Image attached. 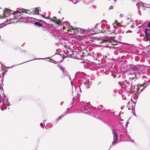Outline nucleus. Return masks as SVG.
Wrapping results in <instances>:
<instances>
[{
	"instance_id": "nucleus-59",
	"label": "nucleus",
	"mask_w": 150,
	"mask_h": 150,
	"mask_svg": "<svg viewBox=\"0 0 150 150\" xmlns=\"http://www.w3.org/2000/svg\"><path fill=\"white\" fill-rule=\"evenodd\" d=\"M122 16L123 15H122V14H120V16H122Z\"/></svg>"
},
{
	"instance_id": "nucleus-8",
	"label": "nucleus",
	"mask_w": 150,
	"mask_h": 150,
	"mask_svg": "<svg viewBox=\"0 0 150 150\" xmlns=\"http://www.w3.org/2000/svg\"><path fill=\"white\" fill-rule=\"evenodd\" d=\"M112 133L113 135V141L112 142V144H114L116 142L118 139V136L117 135V132L115 129H113L112 131Z\"/></svg>"
},
{
	"instance_id": "nucleus-18",
	"label": "nucleus",
	"mask_w": 150,
	"mask_h": 150,
	"mask_svg": "<svg viewBox=\"0 0 150 150\" xmlns=\"http://www.w3.org/2000/svg\"><path fill=\"white\" fill-rule=\"evenodd\" d=\"M39 8H34L33 10H32V12H33V14H37V15H39Z\"/></svg>"
},
{
	"instance_id": "nucleus-25",
	"label": "nucleus",
	"mask_w": 150,
	"mask_h": 150,
	"mask_svg": "<svg viewBox=\"0 0 150 150\" xmlns=\"http://www.w3.org/2000/svg\"><path fill=\"white\" fill-rule=\"evenodd\" d=\"M67 112H64V113H63L61 116L59 117V118L57 120V121H58L60 120L62 118V117H63L64 116H65L67 114Z\"/></svg>"
},
{
	"instance_id": "nucleus-20",
	"label": "nucleus",
	"mask_w": 150,
	"mask_h": 150,
	"mask_svg": "<svg viewBox=\"0 0 150 150\" xmlns=\"http://www.w3.org/2000/svg\"><path fill=\"white\" fill-rule=\"evenodd\" d=\"M14 16H15V17H16L17 16H21L22 14V13L21 11H14Z\"/></svg>"
},
{
	"instance_id": "nucleus-34",
	"label": "nucleus",
	"mask_w": 150,
	"mask_h": 150,
	"mask_svg": "<svg viewBox=\"0 0 150 150\" xmlns=\"http://www.w3.org/2000/svg\"><path fill=\"white\" fill-rule=\"evenodd\" d=\"M74 101L73 102H72V103H71V104L69 106V108H71L72 105H74Z\"/></svg>"
},
{
	"instance_id": "nucleus-26",
	"label": "nucleus",
	"mask_w": 150,
	"mask_h": 150,
	"mask_svg": "<svg viewBox=\"0 0 150 150\" xmlns=\"http://www.w3.org/2000/svg\"><path fill=\"white\" fill-rule=\"evenodd\" d=\"M127 66V64L125 63H123L121 65V67L120 69L121 70V71H122V69H124L125 66Z\"/></svg>"
},
{
	"instance_id": "nucleus-12",
	"label": "nucleus",
	"mask_w": 150,
	"mask_h": 150,
	"mask_svg": "<svg viewBox=\"0 0 150 150\" xmlns=\"http://www.w3.org/2000/svg\"><path fill=\"white\" fill-rule=\"evenodd\" d=\"M14 12V11L6 8L5 11H4V16L5 17L9 16L10 15L13 14Z\"/></svg>"
},
{
	"instance_id": "nucleus-30",
	"label": "nucleus",
	"mask_w": 150,
	"mask_h": 150,
	"mask_svg": "<svg viewBox=\"0 0 150 150\" xmlns=\"http://www.w3.org/2000/svg\"><path fill=\"white\" fill-rule=\"evenodd\" d=\"M74 4H76L78 2H79L80 0H70Z\"/></svg>"
},
{
	"instance_id": "nucleus-58",
	"label": "nucleus",
	"mask_w": 150,
	"mask_h": 150,
	"mask_svg": "<svg viewBox=\"0 0 150 150\" xmlns=\"http://www.w3.org/2000/svg\"><path fill=\"white\" fill-rule=\"evenodd\" d=\"M122 16L123 15H122V14H120V16H122Z\"/></svg>"
},
{
	"instance_id": "nucleus-31",
	"label": "nucleus",
	"mask_w": 150,
	"mask_h": 150,
	"mask_svg": "<svg viewBox=\"0 0 150 150\" xmlns=\"http://www.w3.org/2000/svg\"><path fill=\"white\" fill-rule=\"evenodd\" d=\"M6 25V24H5L4 23H0V28H2L5 27Z\"/></svg>"
},
{
	"instance_id": "nucleus-29",
	"label": "nucleus",
	"mask_w": 150,
	"mask_h": 150,
	"mask_svg": "<svg viewBox=\"0 0 150 150\" xmlns=\"http://www.w3.org/2000/svg\"><path fill=\"white\" fill-rule=\"evenodd\" d=\"M34 24L35 25H38L39 27L42 26V24L41 23L38 22H35L34 23Z\"/></svg>"
},
{
	"instance_id": "nucleus-52",
	"label": "nucleus",
	"mask_w": 150,
	"mask_h": 150,
	"mask_svg": "<svg viewBox=\"0 0 150 150\" xmlns=\"http://www.w3.org/2000/svg\"><path fill=\"white\" fill-rule=\"evenodd\" d=\"M124 107V106L123 107L122 106L121 107V109H122Z\"/></svg>"
},
{
	"instance_id": "nucleus-15",
	"label": "nucleus",
	"mask_w": 150,
	"mask_h": 150,
	"mask_svg": "<svg viewBox=\"0 0 150 150\" xmlns=\"http://www.w3.org/2000/svg\"><path fill=\"white\" fill-rule=\"evenodd\" d=\"M54 18H55V17H54L53 18H52L51 17H49L47 18V19H49L51 21L55 23L56 24L58 25H62V23H62V22L60 20H58V21H57V20H55L54 19Z\"/></svg>"
},
{
	"instance_id": "nucleus-40",
	"label": "nucleus",
	"mask_w": 150,
	"mask_h": 150,
	"mask_svg": "<svg viewBox=\"0 0 150 150\" xmlns=\"http://www.w3.org/2000/svg\"><path fill=\"white\" fill-rule=\"evenodd\" d=\"M148 26L149 28H150V23L148 24Z\"/></svg>"
},
{
	"instance_id": "nucleus-55",
	"label": "nucleus",
	"mask_w": 150,
	"mask_h": 150,
	"mask_svg": "<svg viewBox=\"0 0 150 150\" xmlns=\"http://www.w3.org/2000/svg\"><path fill=\"white\" fill-rule=\"evenodd\" d=\"M4 107H5V109L7 108V107L4 106Z\"/></svg>"
},
{
	"instance_id": "nucleus-57",
	"label": "nucleus",
	"mask_w": 150,
	"mask_h": 150,
	"mask_svg": "<svg viewBox=\"0 0 150 150\" xmlns=\"http://www.w3.org/2000/svg\"><path fill=\"white\" fill-rule=\"evenodd\" d=\"M9 67V68H11L12 67Z\"/></svg>"
},
{
	"instance_id": "nucleus-32",
	"label": "nucleus",
	"mask_w": 150,
	"mask_h": 150,
	"mask_svg": "<svg viewBox=\"0 0 150 150\" xmlns=\"http://www.w3.org/2000/svg\"><path fill=\"white\" fill-rule=\"evenodd\" d=\"M94 53L93 52H90L88 53V55L89 56L93 57L94 55Z\"/></svg>"
},
{
	"instance_id": "nucleus-17",
	"label": "nucleus",
	"mask_w": 150,
	"mask_h": 150,
	"mask_svg": "<svg viewBox=\"0 0 150 150\" xmlns=\"http://www.w3.org/2000/svg\"><path fill=\"white\" fill-rule=\"evenodd\" d=\"M58 66L60 70L62 71V74H63L65 76L67 75V72L66 71H65L64 68L58 65Z\"/></svg>"
},
{
	"instance_id": "nucleus-48",
	"label": "nucleus",
	"mask_w": 150,
	"mask_h": 150,
	"mask_svg": "<svg viewBox=\"0 0 150 150\" xmlns=\"http://www.w3.org/2000/svg\"><path fill=\"white\" fill-rule=\"evenodd\" d=\"M88 52L87 51H86V50H83V52Z\"/></svg>"
},
{
	"instance_id": "nucleus-1",
	"label": "nucleus",
	"mask_w": 150,
	"mask_h": 150,
	"mask_svg": "<svg viewBox=\"0 0 150 150\" xmlns=\"http://www.w3.org/2000/svg\"><path fill=\"white\" fill-rule=\"evenodd\" d=\"M134 79V77H133L129 78V80H126L123 82L122 86L127 91L132 90L139 93V87H142V86H140V84L136 85Z\"/></svg>"
},
{
	"instance_id": "nucleus-49",
	"label": "nucleus",
	"mask_w": 150,
	"mask_h": 150,
	"mask_svg": "<svg viewBox=\"0 0 150 150\" xmlns=\"http://www.w3.org/2000/svg\"><path fill=\"white\" fill-rule=\"evenodd\" d=\"M43 59L42 58H39V59Z\"/></svg>"
},
{
	"instance_id": "nucleus-27",
	"label": "nucleus",
	"mask_w": 150,
	"mask_h": 150,
	"mask_svg": "<svg viewBox=\"0 0 150 150\" xmlns=\"http://www.w3.org/2000/svg\"><path fill=\"white\" fill-rule=\"evenodd\" d=\"M29 11V10H26L25 9H22L21 11L22 12H21L22 13H27L30 14V12H27V11Z\"/></svg>"
},
{
	"instance_id": "nucleus-41",
	"label": "nucleus",
	"mask_w": 150,
	"mask_h": 150,
	"mask_svg": "<svg viewBox=\"0 0 150 150\" xmlns=\"http://www.w3.org/2000/svg\"><path fill=\"white\" fill-rule=\"evenodd\" d=\"M43 123H41L40 124V126H41L42 127H43Z\"/></svg>"
},
{
	"instance_id": "nucleus-21",
	"label": "nucleus",
	"mask_w": 150,
	"mask_h": 150,
	"mask_svg": "<svg viewBox=\"0 0 150 150\" xmlns=\"http://www.w3.org/2000/svg\"><path fill=\"white\" fill-rule=\"evenodd\" d=\"M88 104L86 103V101H82L81 103V107L82 108L83 106L85 107H87V105Z\"/></svg>"
},
{
	"instance_id": "nucleus-54",
	"label": "nucleus",
	"mask_w": 150,
	"mask_h": 150,
	"mask_svg": "<svg viewBox=\"0 0 150 150\" xmlns=\"http://www.w3.org/2000/svg\"><path fill=\"white\" fill-rule=\"evenodd\" d=\"M134 27V26H133V25H132L131 26V27Z\"/></svg>"
},
{
	"instance_id": "nucleus-6",
	"label": "nucleus",
	"mask_w": 150,
	"mask_h": 150,
	"mask_svg": "<svg viewBox=\"0 0 150 150\" xmlns=\"http://www.w3.org/2000/svg\"><path fill=\"white\" fill-rule=\"evenodd\" d=\"M59 32L57 30H54L52 33L53 35L55 38L58 39L59 44H62L63 42L64 41L65 38L62 37V34H59Z\"/></svg>"
},
{
	"instance_id": "nucleus-37",
	"label": "nucleus",
	"mask_w": 150,
	"mask_h": 150,
	"mask_svg": "<svg viewBox=\"0 0 150 150\" xmlns=\"http://www.w3.org/2000/svg\"><path fill=\"white\" fill-rule=\"evenodd\" d=\"M114 31H115L114 30H113V31H110V33H111V34L113 33H114L115 32Z\"/></svg>"
},
{
	"instance_id": "nucleus-43",
	"label": "nucleus",
	"mask_w": 150,
	"mask_h": 150,
	"mask_svg": "<svg viewBox=\"0 0 150 150\" xmlns=\"http://www.w3.org/2000/svg\"><path fill=\"white\" fill-rule=\"evenodd\" d=\"M130 21L131 22H134V20L132 19H131Z\"/></svg>"
},
{
	"instance_id": "nucleus-50",
	"label": "nucleus",
	"mask_w": 150,
	"mask_h": 150,
	"mask_svg": "<svg viewBox=\"0 0 150 150\" xmlns=\"http://www.w3.org/2000/svg\"><path fill=\"white\" fill-rule=\"evenodd\" d=\"M135 1L136 2H137L139 1V0H135Z\"/></svg>"
},
{
	"instance_id": "nucleus-53",
	"label": "nucleus",
	"mask_w": 150,
	"mask_h": 150,
	"mask_svg": "<svg viewBox=\"0 0 150 150\" xmlns=\"http://www.w3.org/2000/svg\"><path fill=\"white\" fill-rule=\"evenodd\" d=\"M44 18H46V19H47V18H48V17H44Z\"/></svg>"
},
{
	"instance_id": "nucleus-24",
	"label": "nucleus",
	"mask_w": 150,
	"mask_h": 150,
	"mask_svg": "<svg viewBox=\"0 0 150 150\" xmlns=\"http://www.w3.org/2000/svg\"><path fill=\"white\" fill-rule=\"evenodd\" d=\"M127 66H125L124 69H122L123 72H123L124 73H125L126 71L128 70V68L129 66V65L127 64Z\"/></svg>"
},
{
	"instance_id": "nucleus-42",
	"label": "nucleus",
	"mask_w": 150,
	"mask_h": 150,
	"mask_svg": "<svg viewBox=\"0 0 150 150\" xmlns=\"http://www.w3.org/2000/svg\"><path fill=\"white\" fill-rule=\"evenodd\" d=\"M2 100H0V105H3V104H1V103H2Z\"/></svg>"
},
{
	"instance_id": "nucleus-5",
	"label": "nucleus",
	"mask_w": 150,
	"mask_h": 150,
	"mask_svg": "<svg viewBox=\"0 0 150 150\" xmlns=\"http://www.w3.org/2000/svg\"><path fill=\"white\" fill-rule=\"evenodd\" d=\"M96 28V27H95V28H89L86 30H85L83 29L80 28H75V29H76L75 30H77V32L79 33H83L85 34H89L91 35H93L95 33H92V32H95ZM100 30H98V31L96 30V32H100Z\"/></svg>"
},
{
	"instance_id": "nucleus-51",
	"label": "nucleus",
	"mask_w": 150,
	"mask_h": 150,
	"mask_svg": "<svg viewBox=\"0 0 150 150\" xmlns=\"http://www.w3.org/2000/svg\"><path fill=\"white\" fill-rule=\"evenodd\" d=\"M129 19L128 17H127V18L126 19V20H128Z\"/></svg>"
},
{
	"instance_id": "nucleus-38",
	"label": "nucleus",
	"mask_w": 150,
	"mask_h": 150,
	"mask_svg": "<svg viewBox=\"0 0 150 150\" xmlns=\"http://www.w3.org/2000/svg\"><path fill=\"white\" fill-rule=\"evenodd\" d=\"M126 21L127 22V25L129 24L131 22L130 21Z\"/></svg>"
},
{
	"instance_id": "nucleus-56",
	"label": "nucleus",
	"mask_w": 150,
	"mask_h": 150,
	"mask_svg": "<svg viewBox=\"0 0 150 150\" xmlns=\"http://www.w3.org/2000/svg\"><path fill=\"white\" fill-rule=\"evenodd\" d=\"M74 87L75 88V90H76L77 88H76L75 86Z\"/></svg>"
},
{
	"instance_id": "nucleus-19",
	"label": "nucleus",
	"mask_w": 150,
	"mask_h": 150,
	"mask_svg": "<svg viewBox=\"0 0 150 150\" xmlns=\"http://www.w3.org/2000/svg\"><path fill=\"white\" fill-rule=\"evenodd\" d=\"M123 127L122 125H120L119 126H117V131L120 133L122 132L123 130Z\"/></svg>"
},
{
	"instance_id": "nucleus-36",
	"label": "nucleus",
	"mask_w": 150,
	"mask_h": 150,
	"mask_svg": "<svg viewBox=\"0 0 150 150\" xmlns=\"http://www.w3.org/2000/svg\"><path fill=\"white\" fill-rule=\"evenodd\" d=\"M113 6H111L109 8V10H110L111 9H113Z\"/></svg>"
},
{
	"instance_id": "nucleus-14",
	"label": "nucleus",
	"mask_w": 150,
	"mask_h": 150,
	"mask_svg": "<svg viewBox=\"0 0 150 150\" xmlns=\"http://www.w3.org/2000/svg\"><path fill=\"white\" fill-rule=\"evenodd\" d=\"M135 103L132 100L129 101L127 105V106L129 110H131L134 109L135 106Z\"/></svg>"
},
{
	"instance_id": "nucleus-35",
	"label": "nucleus",
	"mask_w": 150,
	"mask_h": 150,
	"mask_svg": "<svg viewBox=\"0 0 150 150\" xmlns=\"http://www.w3.org/2000/svg\"><path fill=\"white\" fill-rule=\"evenodd\" d=\"M128 137L129 138V140L131 141V140H132V139L131 138V137H130L129 136Z\"/></svg>"
},
{
	"instance_id": "nucleus-9",
	"label": "nucleus",
	"mask_w": 150,
	"mask_h": 150,
	"mask_svg": "<svg viewBox=\"0 0 150 150\" xmlns=\"http://www.w3.org/2000/svg\"><path fill=\"white\" fill-rule=\"evenodd\" d=\"M115 24L117 25L118 26L117 28V29H118L117 31L118 33L119 34L124 33L125 32V30L124 29L122 28V25L119 27V23L117 22V21H115V23H113V25L114 28H115V25H114Z\"/></svg>"
},
{
	"instance_id": "nucleus-11",
	"label": "nucleus",
	"mask_w": 150,
	"mask_h": 150,
	"mask_svg": "<svg viewBox=\"0 0 150 150\" xmlns=\"http://www.w3.org/2000/svg\"><path fill=\"white\" fill-rule=\"evenodd\" d=\"M63 24L64 25L63 27L64 30V28H66L65 26H66L67 27H68V28L69 29V30H70V31H71V30H74L76 29L74 28L72 26H71L70 23H69L68 22H65L64 23H63Z\"/></svg>"
},
{
	"instance_id": "nucleus-28",
	"label": "nucleus",
	"mask_w": 150,
	"mask_h": 150,
	"mask_svg": "<svg viewBox=\"0 0 150 150\" xmlns=\"http://www.w3.org/2000/svg\"><path fill=\"white\" fill-rule=\"evenodd\" d=\"M140 2L141 3H140L139 2H138V3H137L136 4V5L137 6H138V9H139V11L140 12V11L139 10V8H140V7L141 6L140 4H141L142 5V4L143 3L142 2H141L140 1Z\"/></svg>"
},
{
	"instance_id": "nucleus-39",
	"label": "nucleus",
	"mask_w": 150,
	"mask_h": 150,
	"mask_svg": "<svg viewBox=\"0 0 150 150\" xmlns=\"http://www.w3.org/2000/svg\"><path fill=\"white\" fill-rule=\"evenodd\" d=\"M132 33V31L131 30H129V31H127L126 32V33Z\"/></svg>"
},
{
	"instance_id": "nucleus-46",
	"label": "nucleus",
	"mask_w": 150,
	"mask_h": 150,
	"mask_svg": "<svg viewBox=\"0 0 150 150\" xmlns=\"http://www.w3.org/2000/svg\"><path fill=\"white\" fill-rule=\"evenodd\" d=\"M1 67H2V69L3 70H5V69H4V68H3V67H2V66H1Z\"/></svg>"
},
{
	"instance_id": "nucleus-2",
	"label": "nucleus",
	"mask_w": 150,
	"mask_h": 150,
	"mask_svg": "<svg viewBox=\"0 0 150 150\" xmlns=\"http://www.w3.org/2000/svg\"><path fill=\"white\" fill-rule=\"evenodd\" d=\"M129 67L131 70L134 73V74L132 75L133 77H134V78L136 79L139 78L140 77V72H141V73L143 74H144L146 73V71L144 69H143L141 71L140 66L139 65L137 64L134 65L130 64L129 65Z\"/></svg>"
},
{
	"instance_id": "nucleus-13",
	"label": "nucleus",
	"mask_w": 150,
	"mask_h": 150,
	"mask_svg": "<svg viewBox=\"0 0 150 150\" xmlns=\"http://www.w3.org/2000/svg\"><path fill=\"white\" fill-rule=\"evenodd\" d=\"M115 38L114 37H105L104 38V40L103 41V42L112 43V42H114V39Z\"/></svg>"
},
{
	"instance_id": "nucleus-4",
	"label": "nucleus",
	"mask_w": 150,
	"mask_h": 150,
	"mask_svg": "<svg viewBox=\"0 0 150 150\" xmlns=\"http://www.w3.org/2000/svg\"><path fill=\"white\" fill-rule=\"evenodd\" d=\"M63 45L66 48L67 54L68 56H71L72 58L78 59V54L76 51L73 50L70 46H67V43L64 41L63 43Z\"/></svg>"
},
{
	"instance_id": "nucleus-45",
	"label": "nucleus",
	"mask_w": 150,
	"mask_h": 150,
	"mask_svg": "<svg viewBox=\"0 0 150 150\" xmlns=\"http://www.w3.org/2000/svg\"><path fill=\"white\" fill-rule=\"evenodd\" d=\"M63 102H61L60 103V105H62L63 104Z\"/></svg>"
},
{
	"instance_id": "nucleus-33",
	"label": "nucleus",
	"mask_w": 150,
	"mask_h": 150,
	"mask_svg": "<svg viewBox=\"0 0 150 150\" xmlns=\"http://www.w3.org/2000/svg\"><path fill=\"white\" fill-rule=\"evenodd\" d=\"M83 1L86 4H88L90 1V0H83Z\"/></svg>"
},
{
	"instance_id": "nucleus-23",
	"label": "nucleus",
	"mask_w": 150,
	"mask_h": 150,
	"mask_svg": "<svg viewBox=\"0 0 150 150\" xmlns=\"http://www.w3.org/2000/svg\"><path fill=\"white\" fill-rule=\"evenodd\" d=\"M144 32L146 35L147 36H150V29H146Z\"/></svg>"
},
{
	"instance_id": "nucleus-3",
	"label": "nucleus",
	"mask_w": 150,
	"mask_h": 150,
	"mask_svg": "<svg viewBox=\"0 0 150 150\" xmlns=\"http://www.w3.org/2000/svg\"><path fill=\"white\" fill-rule=\"evenodd\" d=\"M102 107V105H101L98 106L97 109L96 108L91 107L88 108L87 109L84 108H83V109L85 111V112L84 111L85 113H88V115L89 114L90 115L94 116L95 117L101 120V118L99 114H98L97 112H98L100 108H101Z\"/></svg>"
},
{
	"instance_id": "nucleus-10",
	"label": "nucleus",
	"mask_w": 150,
	"mask_h": 150,
	"mask_svg": "<svg viewBox=\"0 0 150 150\" xmlns=\"http://www.w3.org/2000/svg\"><path fill=\"white\" fill-rule=\"evenodd\" d=\"M144 81L145 82H144L142 84L143 85H140V86H142V87H139L140 88H142L141 90H140V92H141V91H142L145 88L147 87V86L150 84V79L148 80V79H146V80H145Z\"/></svg>"
},
{
	"instance_id": "nucleus-47",
	"label": "nucleus",
	"mask_w": 150,
	"mask_h": 150,
	"mask_svg": "<svg viewBox=\"0 0 150 150\" xmlns=\"http://www.w3.org/2000/svg\"><path fill=\"white\" fill-rule=\"evenodd\" d=\"M1 67H2V69L3 70H5V69H4V68H3V67H2V66H1Z\"/></svg>"
},
{
	"instance_id": "nucleus-44",
	"label": "nucleus",
	"mask_w": 150,
	"mask_h": 150,
	"mask_svg": "<svg viewBox=\"0 0 150 150\" xmlns=\"http://www.w3.org/2000/svg\"><path fill=\"white\" fill-rule=\"evenodd\" d=\"M4 106H3V107H1V109L2 110H3L4 109H3V107H4Z\"/></svg>"
},
{
	"instance_id": "nucleus-16",
	"label": "nucleus",
	"mask_w": 150,
	"mask_h": 150,
	"mask_svg": "<svg viewBox=\"0 0 150 150\" xmlns=\"http://www.w3.org/2000/svg\"><path fill=\"white\" fill-rule=\"evenodd\" d=\"M2 104L4 105L7 104V106H9L10 105V103H8L7 98L5 97L4 99L2 101Z\"/></svg>"
},
{
	"instance_id": "nucleus-22",
	"label": "nucleus",
	"mask_w": 150,
	"mask_h": 150,
	"mask_svg": "<svg viewBox=\"0 0 150 150\" xmlns=\"http://www.w3.org/2000/svg\"><path fill=\"white\" fill-rule=\"evenodd\" d=\"M143 40L146 41H149L150 43V37L149 36H145L143 38Z\"/></svg>"
},
{
	"instance_id": "nucleus-60",
	"label": "nucleus",
	"mask_w": 150,
	"mask_h": 150,
	"mask_svg": "<svg viewBox=\"0 0 150 150\" xmlns=\"http://www.w3.org/2000/svg\"><path fill=\"white\" fill-rule=\"evenodd\" d=\"M30 13H32V12H31V11H30Z\"/></svg>"
},
{
	"instance_id": "nucleus-61",
	"label": "nucleus",
	"mask_w": 150,
	"mask_h": 150,
	"mask_svg": "<svg viewBox=\"0 0 150 150\" xmlns=\"http://www.w3.org/2000/svg\"><path fill=\"white\" fill-rule=\"evenodd\" d=\"M32 61V60H30V61Z\"/></svg>"
},
{
	"instance_id": "nucleus-7",
	"label": "nucleus",
	"mask_w": 150,
	"mask_h": 150,
	"mask_svg": "<svg viewBox=\"0 0 150 150\" xmlns=\"http://www.w3.org/2000/svg\"><path fill=\"white\" fill-rule=\"evenodd\" d=\"M80 83L83 84L86 88H89L91 85V82L89 79L87 77L81 78L80 81Z\"/></svg>"
}]
</instances>
